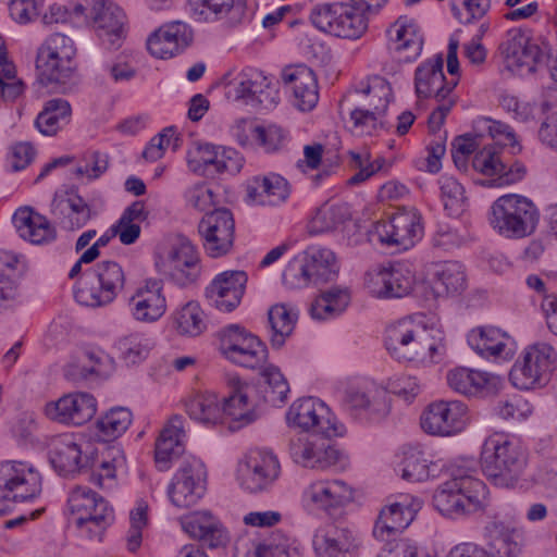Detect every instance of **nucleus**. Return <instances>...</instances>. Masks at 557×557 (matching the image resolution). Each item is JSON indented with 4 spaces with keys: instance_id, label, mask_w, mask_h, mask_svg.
Here are the masks:
<instances>
[{
    "instance_id": "nucleus-1",
    "label": "nucleus",
    "mask_w": 557,
    "mask_h": 557,
    "mask_svg": "<svg viewBox=\"0 0 557 557\" xmlns=\"http://www.w3.org/2000/svg\"><path fill=\"white\" fill-rule=\"evenodd\" d=\"M52 467L62 475H69L84 468H91L90 481L103 488L111 482L117 469L126 466L122 447L108 446L99 457L95 447L74 434H62L52 440L49 450Z\"/></svg>"
},
{
    "instance_id": "nucleus-2",
    "label": "nucleus",
    "mask_w": 557,
    "mask_h": 557,
    "mask_svg": "<svg viewBox=\"0 0 557 557\" xmlns=\"http://www.w3.org/2000/svg\"><path fill=\"white\" fill-rule=\"evenodd\" d=\"M253 393V386L237 380L230 396L223 400L211 392L194 395L186 401V412L190 419L202 424H216L228 417L243 426L256 420Z\"/></svg>"
},
{
    "instance_id": "nucleus-3",
    "label": "nucleus",
    "mask_w": 557,
    "mask_h": 557,
    "mask_svg": "<svg viewBox=\"0 0 557 557\" xmlns=\"http://www.w3.org/2000/svg\"><path fill=\"white\" fill-rule=\"evenodd\" d=\"M528 462L527 449L508 434L493 433L482 445L481 470L495 486H515L523 475Z\"/></svg>"
},
{
    "instance_id": "nucleus-4",
    "label": "nucleus",
    "mask_w": 557,
    "mask_h": 557,
    "mask_svg": "<svg viewBox=\"0 0 557 557\" xmlns=\"http://www.w3.org/2000/svg\"><path fill=\"white\" fill-rule=\"evenodd\" d=\"M412 319H401L389 324L385 331V346L391 356L399 361L432 362L442 338Z\"/></svg>"
},
{
    "instance_id": "nucleus-5",
    "label": "nucleus",
    "mask_w": 557,
    "mask_h": 557,
    "mask_svg": "<svg viewBox=\"0 0 557 557\" xmlns=\"http://www.w3.org/2000/svg\"><path fill=\"white\" fill-rule=\"evenodd\" d=\"M125 285L123 267L114 260H102L83 274L74 295L81 305L104 307L117 298Z\"/></svg>"
},
{
    "instance_id": "nucleus-6",
    "label": "nucleus",
    "mask_w": 557,
    "mask_h": 557,
    "mask_svg": "<svg viewBox=\"0 0 557 557\" xmlns=\"http://www.w3.org/2000/svg\"><path fill=\"white\" fill-rule=\"evenodd\" d=\"M486 494V485L480 479L471 474L455 475L436 488L433 505L443 516L458 518L481 509Z\"/></svg>"
},
{
    "instance_id": "nucleus-7",
    "label": "nucleus",
    "mask_w": 557,
    "mask_h": 557,
    "mask_svg": "<svg viewBox=\"0 0 557 557\" xmlns=\"http://www.w3.org/2000/svg\"><path fill=\"white\" fill-rule=\"evenodd\" d=\"M539 218V210L532 200L521 195L508 194L493 202L488 220L500 235L522 238L535 231Z\"/></svg>"
},
{
    "instance_id": "nucleus-8",
    "label": "nucleus",
    "mask_w": 557,
    "mask_h": 557,
    "mask_svg": "<svg viewBox=\"0 0 557 557\" xmlns=\"http://www.w3.org/2000/svg\"><path fill=\"white\" fill-rule=\"evenodd\" d=\"M41 491L42 478L34 465L18 460L0 462V517L15 504L38 497Z\"/></svg>"
},
{
    "instance_id": "nucleus-9",
    "label": "nucleus",
    "mask_w": 557,
    "mask_h": 557,
    "mask_svg": "<svg viewBox=\"0 0 557 557\" xmlns=\"http://www.w3.org/2000/svg\"><path fill=\"white\" fill-rule=\"evenodd\" d=\"M339 265L335 253L325 247L310 246L301 257L293 259L283 272L284 283L292 288L334 280Z\"/></svg>"
},
{
    "instance_id": "nucleus-10",
    "label": "nucleus",
    "mask_w": 557,
    "mask_h": 557,
    "mask_svg": "<svg viewBox=\"0 0 557 557\" xmlns=\"http://www.w3.org/2000/svg\"><path fill=\"white\" fill-rule=\"evenodd\" d=\"M76 47L69 36L54 33L37 50L36 67L46 84H66L75 72Z\"/></svg>"
},
{
    "instance_id": "nucleus-11",
    "label": "nucleus",
    "mask_w": 557,
    "mask_h": 557,
    "mask_svg": "<svg viewBox=\"0 0 557 557\" xmlns=\"http://www.w3.org/2000/svg\"><path fill=\"white\" fill-rule=\"evenodd\" d=\"M557 367V351L546 342L528 345L510 371L512 384L530 389L546 384Z\"/></svg>"
},
{
    "instance_id": "nucleus-12",
    "label": "nucleus",
    "mask_w": 557,
    "mask_h": 557,
    "mask_svg": "<svg viewBox=\"0 0 557 557\" xmlns=\"http://www.w3.org/2000/svg\"><path fill=\"white\" fill-rule=\"evenodd\" d=\"M219 350L230 362L259 369L268 360V348L256 335L239 324H230L216 333Z\"/></svg>"
},
{
    "instance_id": "nucleus-13",
    "label": "nucleus",
    "mask_w": 557,
    "mask_h": 557,
    "mask_svg": "<svg viewBox=\"0 0 557 557\" xmlns=\"http://www.w3.org/2000/svg\"><path fill=\"white\" fill-rule=\"evenodd\" d=\"M506 67L519 76L533 74L547 57V47L521 28L509 29L499 45Z\"/></svg>"
},
{
    "instance_id": "nucleus-14",
    "label": "nucleus",
    "mask_w": 557,
    "mask_h": 557,
    "mask_svg": "<svg viewBox=\"0 0 557 557\" xmlns=\"http://www.w3.org/2000/svg\"><path fill=\"white\" fill-rule=\"evenodd\" d=\"M342 407L355 419L380 420L389 411L387 392L370 381L357 382L344 391Z\"/></svg>"
},
{
    "instance_id": "nucleus-15",
    "label": "nucleus",
    "mask_w": 557,
    "mask_h": 557,
    "mask_svg": "<svg viewBox=\"0 0 557 557\" xmlns=\"http://www.w3.org/2000/svg\"><path fill=\"white\" fill-rule=\"evenodd\" d=\"M74 12L84 15L109 48H119L124 37L125 14L110 0H85Z\"/></svg>"
},
{
    "instance_id": "nucleus-16",
    "label": "nucleus",
    "mask_w": 557,
    "mask_h": 557,
    "mask_svg": "<svg viewBox=\"0 0 557 557\" xmlns=\"http://www.w3.org/2000/svg\"><path fill=\"white\" fill-rule=\"evenodd\" d=\"M206 478V466L200 459L194 456L183 459L168 486L172 505L182 509L196 505L205 495Z\"/></svg>"
},
{
    "instance_id": "nucleus-17",
    "label": "nucleus",
    "mask_w": 557,
    "mask_h": 557,
    "mask_svg": "<svg viewBox=\"0 0 557 557\" xmlns=\"http://www.w3.org/2000/svg\"><path fill=\"white\" fill-rule=\"evenodd\" d=\"M206 255L216 259L228 255L234 246L235 221L232 212L225 208L207 212L198 224Z\"/></svg>"
},
{
    "instance_id": "nucleus-18",
    "label": "nucleus",
    "mask_w": 557,
    "mask_h": 557,
    "mask_svg": "<svg viewBox=\"0 0 557 557\" xmlns=\"http://www.w3.org/2000/svg\"><path fill=\"white\" fill-rule=\"evenodd\" d=\"M162 271L176 285L186 287L197 282L201 273L200 255L185 236H177L162 259Z\"/></svg>"
},
{
    "instance_id": "nucleus-19",
    "label": "nucleus",
    "mask_w": 557,
    "mask_h": 557,
    "mask_svg": "<svg viewBox=\"0 0 557 557\" xmlns=\"http://www.w3.org/2000/svg\"><path fill=\"white\" fill-rule=\"evenodd\" d=\"M374 231L382 244L407 250L423 236L422 218L416 209H401L388 220L376 222Z\"/></svg>"
},
{
    "instance_id": "nucleus-20",
    "label": "nucleus",
    "mask_w": 557,
    "mask_h": 557,
    "mask_svg": "<svg viewBox=\"0 0 557 557\" xmlns=\"http://www.w3.org/2000/svg\"><path fill=\"white\" fill-rule=\"evenodd\" d=\"M352 497V488L345 481L319 479L302 490L300 502L309 512H331L348 504Z\"/></svg>"
},
{
    "instance_id": "nucleus-21",
    "label": "nucleus",
    "mask_w": 557,
    "mask_h": 557,
    "mask_svg": "<svg viewBox=\"0 0 557 557\" xmlns=\"http://www.w3.org/2000/svg\"><path fill=\"white\" fill-rule=\"evenodd\" d=\"M467 406L458 400H440L430 404L421 416L422 429L437 436H450L466 426Z\"/></svg>"
},
{
    "instance_id": "nucleus-22",
    "label": "nucleus",
    "mask_w": 557,
    "mask_h": 557,
    "mask_svg": "<svg viewBox=\"0 0 557 557\" xmlns=\"http://www.w3.org/2000/svg\"><path fill=\"white\" fill-rule=\"evenodd\" d=\"M280 474V463L272 453L252 450L238 467V480L245 490L261 492L271 486Z\"/></svg>"
},
{
    "instance_id": "nucleus-23",
    "label": "nucleus",
    "mask_w": 557,
    "mask_h": 557,
    "mask_svg": "<svg viewBox=\"0 0 557 557\" xmlns=\"http://www.w3.org/2000/svg\"><path fill=\"white\" fill-rule=\"evenodd\" d=\"M97 411V400L84 392L70 393L45 406V414L52 421L83 425L90 421Z\"/></svg>"
},
{
    "instance_id": "nucleus-24",
    "label": "nucleus",
    "mask_w": 557,
    "mask_h": 557,
    "mask_svg": "<svg viewBox=\"0 0 557 557\" xmlns=\"http://www.w3.org/2000/svg\"><path fill=\"white\" fill-rule=\"evenodd\" d=\"M230 94L252 108L269 109L276 103L270 81L253 67H246L236 75L230 84Z\"/></svg>"
},
{
    "instance_id": "nucleus-25",
    "label": "nucleus",
    "mask_w": 557,
    "mask_h": 557,
    "mask_svg": "<svg viewBox=\"0 0 557 557\" xmlns=\"http://www.w3.org/2000/svg\"><path fill=\"white\" fill-rule=\"evenodd\" d=\"M244 271H225L218 274L206 287L208 304L222 312H231L242 301L247 283Z\"/></svg>"
},
{
    "instance_id": "nucleus-26",
    "label": "nucleus",
    "mask_w": 557,
    "mask_h": 557,
    "mask_svg": "<svg viewBox=\"0 0 557 557\" xmlns=\"http://www.w3.org/2000/svg\"><path fill=\"white\" fill-rule=\"evenodd\" d=\"M166 299L163 284L156 278H149L136 288L128 300L132 318L141 323H153L166 312Z\"/></svg>"
},
{
    "instance_id": "nucleus-27",
    "label": "nucleus",
    "mask_w": 557,
    "mask_h": 557,
    "mask_svg": "<svg viewBox=\"0 0 557 557\" xmlns=\"http://www.w3.org/2000/svg\"><path fill=\"white\" fill-rule=\"evenodd\" d=\"M472 168L486 176L494 177L493 186H508L520 182L525 175V168L521 163L507 165L500 150L496 146H485L472 159Z\"/></svg>"
},
{
    "instance_id": "nucleus-28",
    "label": "nucleus",
    "mask_w": 557,
    "mask_h": 557,
    "mask_svg": "<svg viewBox=\"0 0 557 557\" xmlns=\"http://www.w3.org/2000/svg\"><path fill=\"white\" fill-rule=\"evenodd\" d=\"M284 85L290 89L294 106L300 111H311L319 101L318 81L305 64L287 65L281 73Z\"/></svg>"
},
{
    "instance_id": "nucleus-29",
    "label": "nucleus",
    "mask_w": 557,
    "mask_h": 557,
    "mask_svg": "<svg viewBox=\"0 0 557 557\" xmlns=\"http://www.w3.org/2000/svg\"><path fill=\"white\" fill-rule=\"evenodd\" d=\"M443 64L442 54H437L417 67L414 73V88L419 99H444L447 96H453L458 81L455 78L450 82L446 81Z\"/></svg>"
},
{
    "instance_id": "nucleus-30",
    "label": "nucleus",
    "mask_w": 557,
    "mask_h": 557,
    "mask_svg": "<svg viewBox=\"0 0 557 557\" xmlns=\"http://www.w3.org/2000/svg\"><path fill=\"white\" fill-rule=\"evenodd\" d=\"M193 40V30L182 21L163 24L147 39V49L151 55L169 59L184 50Z\"/></svg>"
},
{
    "instance_id": "nucleus-31",
    "label": "nucleus",
    "mask_w": 557,
    "mask_h": 557,
    "mask_svg": "<svg viewBox=\"0 0 557 557\" xmlns=\"http://www.w3.org/2000/svg\"><path fill=\"white\" fill-rule=\"evenodd\" d=\"M330 412L326 405L318 398L305 397L297 399L289 407L286 419L289 425L305 431L314 429L317 432L332 435Z\"/></svg>"
},
{
    "instance_id": "nucleus-32",
    "label": "nucleus",
    "mask_w": 557,
    "mask_h": 557,
    "mask_svg": "<svg viewBox=\"0 0 557 557\" xmlns=\"http://www.w3.org/2000/svg\"><path fill=\"white\" fill-rule=\"evenodd\" d=\"M289 454L296 463L309 469L326 470L335 466L344 467L343 454L325 443L297 438L290 442Z\"/></svg>"
},
{
    "instance_id": "nucleus-33",
    "label": "nucleus",
    "mask_w": 557,
    "mask_h": 557,
    "mask_svg": "<svg viewBox=\"0 0 557 557\" xmlns=\"http://www.w3.org/2000/svg\"><path fill=\"white\" fill-rule=\"evenodd\" d=\"M421 508V500L408 496L401 500L384 507L375 521L373 535L381 541H387L391 536L405 530L414 519Z\"/></svg>"
},
{
    "instance_id": "nucleus-34",
    "label": "nucleus",
    "mask_w": 557,
    "mask_h": 557,
    "mask_svg": "<svg viewBox=\"0 0 557 557\" xmlns=\"http://www.w3.org/2000/svg\"><path fill=\"white\" fill-rule=\"evenodd\" d=\"M484 541L486 557H518L523 545L521 531L500 520L484 527Z\"/></svg>"
},
{
    "instance_id": "nucleus-35",
    "label": "nucleus",
    "mask_w": 557,
    "mask_h": 557,
    "mask_svg": "<svg viewBox=\"0 0 557 557\" xmlns=\"http://www.w3.org/2000/svg\"><path fill=\"white\" fill-rule=\"evenodd\" d=\"M389 48L399 62H413L422 52L423 36L418 24L400 16L388 29Z\"/></svg>"
},
{
    "instance_id": "nucleus-36",
    "label": "nucleus",
    "mask_w": 557,
    "mask_h": 557,
    "mask_svg": "<svg viewBox=\"0 0 557 557\" xmlns=\"http://www.w3.org/2000/svg\"><path fill=\"white\" fill-rule=\"evenodd\" d=\"M51 214L62 228L76 231L91 219L89 205L73 190L57 191L51 202Z\"/></svg>"
},
{
    "instance_id": "nucleus-37",
    "label": "nucleus",
    "mask_w": 557,
    "mask_h": 557,
    "mask_svg": "<svg viewBox=\"0 0 557 557\" xmlns=\"http://www.w3.org/2000/svg\"><path fill=\"white\" fill-rule=\"evenodd\" d=\"M430 275V288L434 298L458 296L467 288L466 270L458 261L434 263Z\"/></svg>"
},
{
    "instance_id": "nucleus-38",
    "label": "nucleus",
    "mask_w": 557,
    "mask_h": 557,
    "mask_svg": "<svg viewBox=\"0 0 557 557\" xmlns=\"http://www.w3.org/2000/svg\"><path fill=\"white\" fill-rule=\"evenodd\" d=\"M184 437L183 417H172L161 430L154 445V461L160 471L168 470L172 459L184 451Z\"/></svg>"
},
{
    "instance_id": "nucleus-39",
    "label": "nucleus",
    "mask_w": 557,
    "mask_h": 557,
    "mask_svg": "<svg viewBox=\"0 0 557 557\" xmlns=\"http://www.w3.org/2000/svg\"><path fill=\"white\" fill-rule=\"evenodd\" d=\"M246 190L249 201L260 206H278L285 202L290 194L288 182L275 173L252 177Z\"/></svg>"
},
{
    "instance_id": "nucleus-40",
    "label": "nucleus",
    "mask_w": 557,
    "mask_h": 557,
    "mask_svg": "<svg viewBox=\"0 0 557 557\" xmlns=\"http://www.w3.org/2000/svg\"><path fill=\"white\" fill-rule=\"evenodd\" d=\"M189 4L206 21H224L236 26L248 20L246 0H189Z\"/></svg>"
},
{
    "instance_id": "nucleus-41",
    "label": "nucleus",
    "mask_w": 557,
    "mask_h": 557,
    "mask_svg": "<svg viewBox=\"0 0 557 557\" xmlns=\"http://www.w3.org/2000/svg\"><path fill=\"white\" fill-rule=\"evenodd\" d=\"M13 224L21 238L35 245L48 244L57 236L48 219L27 207L16 210Z\"/></svg>"
},
{
    "instance_id": "nucleus-42",
    "label": "nucleus",
    "mask_w": 557,
    "mask_h": 557,
    "mask_svg": "<svg viewBox=\"0 0 557 557\" xmlns=\"http://www.w3.org/2000/svg\"><path fill=\"white\" fill-rule=\"evenodd\" d=\"M313 546L318 557H345L357 544L349 529L329 525L317 531Z\"/></svg>"
},
{
    "instance_id": "nucleus-43",
    "label": "nucleus",
    "mask_w": 557,
    "mask_h": 557,
    "mask_svg": "<svg viewBox=\"0 0 557 557\" xmlns=\"http://www.w3.org/2000/svg\"><path fill=\"white\" fill-rule=\"evenodd\" d=\"M448 385L463 395H476L478 393L495 387L499 376L488 372L469 368H455L447 373Z\"/></svg>"
},
{
    "instance_id": "nucleus-44",
    "label": "nucleus",
    "mask_w": 557,
    "mask_h": 557,
    "mask_svg": "<svg viewBox=\"0 0 557 557\" xmlns=\"http://www.w3.org/2000/svg\"><path fill=\"white\" fill-rule=\"evenodd\" d=\"M72 107L62 98H53L45 102L36 117L35 126L45 136H54L70 124Z\"/></svg>"
},
{
    "instance_id": "nucleus-45",
    "label": "nucleus",
    "mask_w": 557,
    "mask_h": 557,
    "mask_svg": "<svg viewBox=\"0 0 557 557\" xmlns=\"http://www.w3.org/2000/svg\"><path fill=\"white\" fill-rule=\"evenodd\" d=\"M509 336L506 332L495 326H478L472 329L467 342L469 346L482 357H498L506 346Z\"/></svg>"
},
{
    "instance_id": "nucleus-46",
    "label": "nucleus",
    "mask_w": 557,
    "mask_h": 557,
    "mask_svg": "<svg viewBox=\"0 0 557 557\" xmlns=\"http://www.w3.org/2000/svg\"><path fill=\"white\" fill-rule=\"evenodd\" d=\"M298 312L283 304L272 306L268 312L269 341L273 348L280 349L293 334Z\"/></svg>"
},
{
    "instance_id": "nucleus-47",
    "label": "nucleus",
    "mask_w": 557,
    "mask_h": 557,
    "mask_svg": "<svg viewBox=\"0 0 557 557\" xmlns=\"http://www.w3.org/2000/svg\"><path fill=\"white\" fill-rule=\"evenodd\" d=\"M400 467L403 479L410 482H422L437 475L436 463L429 460L418 447H407L403 450Z\"/></svg>"
},
{
    "instance_id": "nucleus-48",
    "label": "nucleus",
    "mask_w": 557,
    "mask_h": 557,
    "mask_svg": "<svg viewBox=\"0 0 557 557\" xmlns=\"http://www.w3.org/2000/svg\"><path fill=\"white\" fill-rule=\"evenodd\" d=\"M341 107L342 109L347 107L352 123V132L356 135L372 136L385 127L383 116L386 112L368 108V106L356 103L350 106V98H347Z\"/></svg>"
},
{
    "instance_id": "nucleus-49",
    "label": "nucleus",
    "mask_w": 557,
    "mask_h": 557,
    "mask_svg": "<svg viewBox=\"0 0 557 557\" xmlns=\"http://www.w3.org/2000/svg\"><path fill=\"white\" fill-rule=\"evenodd\" d=\"M133 422V413L126 407H113L103 413L95 424L97 436L110 442L122 436Z\"/></svg>"
},
{
    "instance_id": "nucleus-50",
    "label": "nucleus",
    "mask_w": 557,
    "mask_h": 557,
    "mask_svg": "<svg viewBox=\"0 0 557 557\" xmlns=\"http://www.w3.org/2000/svg\"><path fill=\"white\" fill-rule=\"evenodd\" d=\"M356 104L368 106V108L386 112L393 99V91L389 83L379 76H370L367 85L355 91Z\"/></svg>"
},
{
    "instance_id": "nucleus-51",
    "label": "nucleus",
    "mask_w": 557,
    "mask_h": 557,
    "mask_svg": "<svg viewBox=\"0 0 557 557\" xmlns=\"http://www.w3.org/2000/svg\"><path fill=\"white\" fill-rule=\"evenodd\" d=\"M154 343L152 338L141 332H133L121 336L114 347L117 350L119 358L126 364H138L143 362L150 354Z\"/></svg>"
},
{
    "instance_id": "nucleus-52",
    "label": "nucleus",
    "mask_w": 557,
    "mask_h": 557,
    "mask_svg": "<svg viewBox=\"0 0 557 557\" xmlns=\"http://www.w3.org/2000/svg\"><path fill=\"white\" fill-rule=\"evenodd\" d=\"M350 216L345 203L326 202L321 206L308 224V232L312 235L334 231Z\"/></svg>"
},
{
    "instance_id": "nucleus-53",
    "label": "nucleus",
    "mask_w": 557,
    "mask_h": 557,
    "mask_svg": "<svg viewBox=\"0 0 557 557\" xmlns=\"http://www.w3.org/2000/svg\"><path fill=\"white\" fill-rule=\"evenodd\" d=\"M336 37L358 39L368 29L369 15L352 3H342L341 12L337 14Z\"/></svg>"
},
{
    "instance_id": "nucleus-54",
    "label": "nucleus",
    "mask_w": 557,
    "mask_h": 557,
    "mask_svg": "<svg viewBox=\"0 0 557 557\" xmlns=\"http://www.w3.org/2000/svg\"><path fill=\"white\" fill-rule=\"evenodd\" d=\"M69 508L75 518L98 516L101 508L112 509L107 500L87 486H76L72 490L69 499Z\"/></svg>"
},
{
    "instance_id": "nucleus-55",
    "label": "nucleus",
    "mask_w": 557,
    "mask_h": 557,
    "mask_svg": "<svg viewBox=\"0 0 557 557\" xmlns=\"http://www.w3.org/2000/svg\"><path fill=\"white\" fill-rule=\"evenodd\" d=\"M261 375L264 401L272 406L284 404L289 393V384L281 370L275 366H268L262 370Z\"/></svg>"
},
{
    "instance_id": "nucleus-56",
    "label": "nucleus",
    "mask_w": 557,
    "mask_h": 557,
    "mask_svg": "<svg viewBox=\"0 0 557 557\" xmlns=\"http://www.w3.org/2000/svg\"><path fill=\"white\" fill-rule=\"evenodd\" d=\"M174 325L181 335L198 336L207 327L205 313L196 301L184 305L174 314Z\"/></svg>"
},
{
    "instance_id": "nucleus-57",
    "label": "nucleus",
    "mask_w": 557,
    "mask_h": 557,
    "mask_svg": "<svg viewBox=\"0 0 557 557\" xmlns=\"http://www.w3.org/2000/svg\"><path fill=\"white\" fill-rule=\"evenodd\" d=\"M257 557H300L297 541L283 533H273L260 543L256 550Z\"/></svg>"
},
{
    "instance_id": "nucleus-58",
    "label": "nucleus",
    "mask_w": 557,
    "mask_h": 557,
    "mask_svg": "<svg viewBox=\"0 0 557 557\" xmlns=\"http://www.w3.org/2000/svg\"><path fill=\"white\" fill-rule=\"evenodd\" d=\"M441 198L445 210L451 216L460 215L466 207L465 189L457 180L449 175H442L438 178Z\"/></svg>"
},
{
    "instance_id": "nucleus-59",
    "label": "nucleus",
    "mask_w": 557,
    "mask_h": 557,
    "mask_svg": "<svg viewBox=\"0 0 557 557\" xmlns=\"http://www.w3.org/2000/svg\"><path fill=\"white\" fill-rule=\"evenodd\" d=\"M98 516H88L86 518H75V524L82 536L90 540L100 541L106 529L113 521V510L101 508Z\"/></svg>"
},
{
    "instance_id": "nucleus-60",
    "label": "nucleus",
    "mask_w": 557,
    "mask_h": 557,
    "mask_svg": "<svg viewBox=\"0 0 557 557\" xmlns=\"http://www.w3.org/2000/svg\"><path fill=\"white\" fill-rule=\"evenodd\" d=\"M341 8L342 2L317 4L311 10L310 21L318 29L336 36Z\"/></svg>"
},
{
    "instance_id": "nucleus-61",
    "label": "nucleus",
    "mask_w": 557,
    "mask_h": 557,
    "mask_svg": "<svg viewBox=\"0 0 557 557\" xmlns=\"http://www.w3.org/2000/svg\"><path fill=\"white\" fill-rule=\"evenodd\" d=\"M413 285V275L401 265L388 267L385 299L407 296Z\"/></svg>"
},
{
    "instance_id": "nucleus-62",
    "label": "nucleus",
    "mask_w": 557,
    "mask_h": 557,
    "mask_svg": "<svg viewBox=\"0 0 557 557\" xmlns=\"http://www.w3.org/2000/svg\"><path fill=\"white\" fill-rule=\"evenodd\" d=\"M496 412L505 420L522 421L532 414L533 407L522 396L513 395L506 399H500L497 403Z\"/></svg>"
},
{
    "instance_id": "nucleus-63",
    "label": "nucleus",
    "mask_w": 557,
    "mask_h": 557,
    "mask_svg": "<svg viewBox=\"0 0 557 557\" xmlns=\"http://www.w3.org/2000/svg\"><path fill=\"white\" fill-rule=\"evenodd\" d=\"M23 304L16 277L0 269V311L15 310Z\"/></svg>"
},
{
    "instance_id": "nucleus-64",
    "label": "nucleus",
    "mask_w": 557,
    "mask_h": 557,
    "mask_svg": "<svg viewBox=\"0 0 557 557\" xmlns=\"http://www.w3.org/2000/svg\"><path fill=\"white\" fill-rule=\"evenodd\" d=\"M109 159L106 153L99 151H87L75 169L77 176L95 180L100 177L108 170Z\"/></svg>"
}]
</instances>
